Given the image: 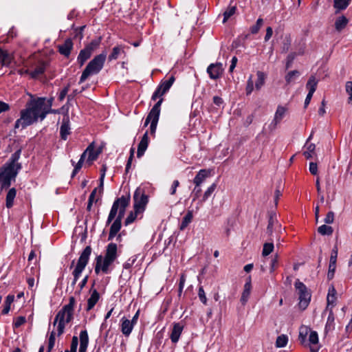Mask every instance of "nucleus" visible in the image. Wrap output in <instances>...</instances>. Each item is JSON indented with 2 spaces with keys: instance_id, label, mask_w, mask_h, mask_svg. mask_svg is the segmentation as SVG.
Wrapping results in <instances>:
<instances>
[{
  "instance_id": "nucleus-28",
  "label": "nucleus",
  "mask_w": 352,
  "mask_h": 352,
  "mask_svg": "<svg viewBox=\"0 0 352 352\" xmlns=\"http://www.w3.org/2000/svg\"><path fill=\"white\" fill-rule=\"evenodd\" d=\"M16 195V190L14 188H10L6 198V206L7 208H11L14 205V200Z\"/></svg>"
},
{
  "instance_id": "nucleus-4",
  "label": "nucleus",
  "mask_w": 352,
  "mask_h": 352,
  "mask_svg": "<svg viewBox=\"0 0 352 352\" xmlns=\"http://www.w3.org/2000/svg\"><path fill=\"white\" fill-rule=\"evenodd\" d=\"M92 249L91 246H87L83 251L81 252L76 265H75L74 270L72 272V275L74 276V279L71 283V292L74 289L76 282L79 279L82 271L85 270V267L88 264L89 261V257L91 254Z\"/></svg>"
},
{
  "instance_id": "nucleus-19",
  "label": "nucleus",
  "mask_w": 352,
  "mask_h": 352,
  "mask_svg": "<svg viewBox=\"0 0 352 352\" xmlns=\"http://www.w3.org/2000/svg\"><path fill=\"white\" fill-rule=\"evenodd\" d=\"M286 111L287 109L285 107L280 105L278 106L274 120L271 123V125H274V128H275L277 124H278L283 120Z\"/></svg>"
},
{
  "instance_id": "nucleus-32",
  "label": "nucleus",
  "mask_w": 352,
  "mask_h": 352,
  "mask_svg": "<svg viewBox=\"0 0 352 352\" xmlns=\"http://www.w3.org/2000/svg\"><path fill=\"white\" fill-rule=\"evenodd\" d=\"M348 19L342 15L338 17L335 21V28L338 32L342 31L348 24Z\"/></svg>"
},
{
  "instance_id": "nucleus-45",
  "label": "nucleus",
  "mask_w": 352,
  "mask_h": 352,
  "mask_svg": "<svg viewBox=\"0 0 352 352\" xmlns=\"http://www.w3.org/2000/svg\"><path fill=\"white\" fill-rule=\"evenodd\" d=\"M299 76L300 73L297 70L288 72L285 76V81L287 84H290L291 82H294Z\"/></svg>"
},
{
  "instance_id": "nucleus-44",
  "label": "nucleus",
  "mask_w": 352,
  "mask_h": 352,
  "mask_svg": "<svg viewBox=\"0 0 352 352\" xmlns=\"http://www.w3.org/2000/svg\"><path fill=\"white\" fill-rule=\"evenodd\" d=\"M318 232L321 235L329 236V235H331L333 234V229L330 226L322 225L320 227H318Z\"/></svg>"
},
{
  "instance_id": "nucleus-17",
  "label": "nucleus",
  "mask_w": 352,
  "mask_h": 352,
  "mask_svg": "<svg viewBox=\"0 0 352 352\" xmlns=\"http://www.w3.org/2000/svg\"><path fill=\"white\" fill-rule=\"evenodd\" d=\"M134 325L135 324H133V322L130 320L126 318L125 317H123L121 319V324H120V329H121L122 333L126 337H129L134 327Z\"/></svg>"
},
{
  "instance_id": "nucleus-42",
  "label": "nucleus",
  "mask_w": 352,
  "mask_h": 352,
  "mask_svg": "<svg viewBox=\"0 0 352 352\" xmlns=\"http://www.w3.org/2000/svg\"><path fill=\"white\" fill-rule=\"evenodd\" d=\"M45 70V64L44 63H41L38 65H37L35 69L31 72V76L32 78H36L41 74H43Z\"/></svg>"
},
{
  "instance_id": "nucleus-31",
  "label": "nucleus",
  "mask_w": 352,
  "mask_h": 352,
  "mask_svg": "<svg viewBox=\"0 0 352 352\" xmlns=\"http://www.w3.org/2000/svg\"><path fill=\"white\" fill-rule=\"evenodd\" d=\"M124 53V47L123 45H117L112 49L111 53L109 55V61L116 60L118 56Z\"/></svg>"
},
{
  "instance_id": "nucleus-30",
  "label": "nucleus",
  "mask_w": 352,
  "mask_h": 352,
  "mask_svg": "<svg viewBox=\"0 0 352 352\" xmlns=\"http://www.w3.org/2000/svg\"><path fill=\"white\" fill-rule=\"evenodd\" d=\"M122 226V223L118 221H115L111 226L110 231L108 236V240L111 241L118 234V232L120 230Z\"/></svg>"
},
{
  "instance_id": "nucleus-18",
  "label": "nucleus",
  "mask_w": 352,
  "mask_h": 352,
  "mask_svg": "<svg viewBox=\"0 0 352 352\" xmlns=\"http://www.w3.org/2000/svg\"><path fill=\"white\" fill-rule=\"evenodd\" d=\"M93 54L90 50L85 47L82 50H81L79 52V54L77 57V63L80 67H82L85 62L90 58Z\"/></svg>"
},
{
  "instance_id": "nucleus-25",
  "label": "nucleus",
  "mask_w": 352,
  "mask_h": 352,
  "mask_svg": "<svg viewBox=\"0 0 352 352\" xmlns=\"http://www.w3.org/2000/svg\"><path fill=\"white\" fill-rule=\"evenodd\" d=\"M327 320L325 324L324 331L327 333L335 329V316L332 308H330Z\"/></svg>"
},
{
  "instance_id": "nucleus-26",
  "label": "nucleus",
  "mask_w": 352,
  "mask_h": 352,
  "mask_svg": "<svg viewBox=\"0 0 352 352\" xmlns=\"http://www.w3.org/2000/svg\"><path fill=\"white\" fill-rule=\"evenodd\" d=\"M100 298V294L96 289H94L91 296L87 300V311L92 309Z\"/></svg>"
},
{
  "instance_id": "nucleus-14",
  "label": "nucleus",
  "mask_w": 352,
  "mask_h": 352,
  "mask_svg": "<svg viewBox=\"0 0 352 352\" xmlns=\"http://www.w3.org/2000/svg\"><path fill=\"white\" fill-rule=\"evenodd\" d=\"M69 119L68 116H65L60 127V134L63 140H66L70 133Z\"/></svg>"
},
{
  "instance_id": "nucleus-59",
  "label": "nucleus",
  "mask_w": 352,
  "mask_h": 352,
  "mask_svg": "<svg viewBox=\"0 0 352 352\" xmlns=\"http://www.w3.org/2000/svg\"><path fill=\"white\" fill-rule=\"evenodd\" d=\"M198 296H199V300L204 304V305H206L207 304V298L206 296V294H205V292L204 290V288L203 287H199V291H198Z\"/></svg>"
},
{
  "instance_id": "nucleus-22",
  "label": "nucleus",
  "mask_w": 352,
  "mask_h": 352,
  "mask_svg": "<svg viewBox=\"0 0 352 352\" xmlns=\"http://www.w3.org/2000/svg\"><path fill=\"white\" fill-rule=\"evenodd\" d=\"M210 175V170L206 169L200 170L193 179L196 186H200L204 180Z\"/></svg>"
},
{
  "instance_id": "nucleus-51",
  "label": "nucleus",
  "mask_w": 352,
  "mask_h": 352,
  "mask_svg": "<svg viewBox=\"0 0 352 352\" xmlns=\"http://www.w3.org/2000/svg\"><path fill=\"white\" fill-rule=\"evenodd\" d=\"M55 336H56V333L54 331H52L50 333V335L49 337L47 352H51L52 350L53 349L54 344H55V340H56Z\"/></svg>"
},
{
  "instance_id": "nucleus-47",
  "label": "nucleus",
  "mask_w": 352,
  "mask_h": 352,
  "mask_svg": "<svg viewBox=\"0 0 352 352\" xmlns=\"http://www.w3.org/2000/svg\"><path fill=\"white\" fill-rule=\"evenodd\" d=\"M274 246L273 243H265L263 245L262 255L266 256L272 253L274 250Z\"/></svg>"
},
{
  "instance_id": "nucleus-50",
  "label": "nucleus",
  "mask_w": 352,
  "mask_h": 352,
  "mask_svg": "<svg viewBox=\"0 0 352 352\" xmlns=\"http://www.w3.org/2000/svg\"><path fill=\"white\" fill-rule=\"evenodd\" d=\"M263 24V19L261 18H258L256 21V24L252 25L250 28L251 33L253 34H257L259 30L261 29V28L262 27Z\"/></svg>"
},
{
  "instance_id": "nucleus-54",
  "label": "nucleus",
  "mask_w": 352,
  "mask_h": 352,
  "mask_svg": "<svg viewBox=\"0 0 352 352\" xmlns=\"http://www.w3.org/2000/svg\"><path fill=\"white\" fill-rule=\"evenodd\" d=\"M138 213L139 212H135V210H134V212H131L124 221V225L127 226L128 225L132 223L135 220Z\"/></svg>"
},
{
  "instance_id": "nucleus-6",
  "label": "nucleus",
  "mask_w": 352,
  "mask_h": 352,
  "mask_svg": "<svg viewBox=\"0 0 352 352\" xmlns=\"http://www.w3.org/2000/svg\"><path fill=\"white\" fill-rule=\"evenodd\" d=\"M134 210L135 212H140L144 210L148 202V196L144 193L143 189L138 188L133 195Z\"/></svg>"
},
{
  "instance_id": "nucleus-36",
  "label": "nucleus",
  "mask_w": 352,
  "mask_h": 352,
  "mask_svg": "<svg viewBox=\"0 0 352 352\" xmlns=\"http://www.w3.org/2000/svg\"><path fill=\"white\" fill-rule=\"evenodd\" d=\"M252 289V285L249 283H245L243 291L241 297V302L242 304H245L248 300Z\"/></svg>"
},
{
  "instance_id": "nucleus-62",
  "label": "nucleus",
  "mask_w": 352,
  "mask_h": 352,
  "mask_svg": "<svg viewBox=\"0 0 352 352\" xmlns=\"http://www.w3.org/2000/svg\"><path fill=\"white\" fill-rule=\"evenodd\" d=\"M201 192V189L200 188V186H195L192 195L193 196L192 201H195L197 199H198L200 196V194Z\"/></svg>"
},
{
  "instance_id": "nucleus-55",
  "label": "nucleus",
  "mask_w": 352,
  "mask_h": 352,
  "mask_svg": "<svg viewBox=\"0 0 352 352\" xmlns=\"http://www.w3.org/2000/svg\"><path fill=\"white\" fill-rule=\"evenodd\" d=\"M346 92L349 94L348 102L352 104V81H347L345 85Z\"/></svg>"
},
{
  "instance_id": "nucleus-15",
  "label": "nucleus",
  "mask_w": 352,
  "mask_h": 352,
  "mask_svg": "<svg viewBox=\"0 0 352 352\" xmlns=\"http://www.w3.org/2000/svg\"><path fill=\"white\" fill-rule=\"evenodd\" d=\"M56 316L59 318V322H63L64 324L70 322L74 318V313L67 309H65L64 307L57 313Z\"/></svg>"
},
{
  "instance_id": "nucleus-7",
  "label": "nucleus",
  "mask_w": 352,
  "mask_h": 352,
  "mask_svg": "<svg viewBox=\"0 0 352 352\" xmlns=\"http://www.w3.org/2000/svg\"><path fill=\"white\" fill-rule=\"evenodd\" d=\"M175 80V76L171 75L168 79L162 81L153 94L151 100H155L158 97H162L170 89Z\"/></svg>"
},
{
  "instance_id": "nucleus-63",
  "label": "nucleus",
  "mask_w": 352,
  "mask_h": 352,
  "mask_svg": "<svg viewBox=\"0 0 352 352\" xmlns=\"http://www.w3.org/2000/svg\"><path fill=\"white\" fill-rule=\"evenodd\" d=\"M254 89V82L252 80V77H250L248 82H247V86H246V94L250 95Z\"/></svg>"
},
{
  "instance_id": "nucleus-52",
  "label": "nucleus",
  "mask_w": 352,
  "mask_h": 352,
  "mask_svg": "<svg viewBox=\"0 0 352 352\" xmlns=\"http://www.w3.org/2000/svg\"><path fill=\"white\" fill-rule=\"evenodd\" d=\"M336 299V296L334 294H331V293H328L327 295V306L326 307L325 311L330 309V308H333L334 307V302Z\"/></svg>"
},
{
  "instance_id": "nucleus-23",
  "label": "nucleus",
  "mask_w": 352,
  "mask_h": 352,
  "mask_svg": "<svg viewBox=\"0 0 352 352\" xmlns=\"http://www.w3.org/2000/svg\"><path fill=\"white\" fill-rule=\"evenodd\" d=\"M160 111L151 109V110L148 113V114L145 120L144 126V127L147 126L150 122L158 123L159 118H160Z\"/></svg>"
},
{
  "instance_id": "nucleus-37",
  "label": "nucleus",
  "mask_w": 352,
  "mask_h": 352,
  "mask_svg": "<svg viewBox=\"0 0 352 352\" xmlns=\"http://www.w3.org/2000/svg\"><path fill=\"white\" fill-rule=\"evenodd\" d=\"M351 0H333V6L336 10H345L349 5Z\"/></svg>"
},
{
  "instance_id": "nucleus-1",
  "label": "nucleus",
  "mask_w": 352,
  "mask_h": 352,
  "mask_svg": "<svg viewBox=\"0 0 352 352\" xmlns=\"http://www.w3.org/2000/svg\"><path fill=\"white\" fill-rule=\"evenodd\" d=\"M30 96L31 99L26 103L25 109L21 111L20 118L15 122V129L20 126L25 129L36 122L38 118L43 120L48 113L54 112L52 109V99L46 102L45 98H34L32 95Z\"/></svg>"
},
{
  "instance_id": "nucleus-64",
  "label": "nucleus",
  "mask_w": 352,
  "mask_h": 352,
  "mask_svg": "<svg viewBox=\"0 0 352 352\" xmlns=\"http://www.w3.org/2000/svg\"><path fill=\"white\" fill-rule=\"evenodd\" d=\"M333 221H334V213H333V212L330 211L327 214V215L324 219V221L327 224H330V223H332L333 222Z\"/></svg>"
},
{
  "instance_id": "nucleus-61",
  "label": "nucleus",
  "mask_w": 352,
  "mask_h": 352,
  "mask_svg": "<svg viewBox=\"0 0 352 352\" xmlns=\"http://www.w3.org/2000/svg\"><path fill=\"white\" fill-rule=\"evenodd\" d=\"M296 56V53H290L289 54H288L287 57V62H286V69H289L292 65V63L294 61V60L295 59Z\"/></svg>"
},
{
  "instance_id": "nucleus-43",
  "label": "nucleus",
  "mask_w": 352,
  "mask_h": 352,
  "mask_svg": "<svg viewBox=\"0 0 352 352\" xmlns=\"http://www.w3.org/2000/svg\"><path fill=\"white\" fill-rule=\"evenodd\" d=\"M288 342V337L285 334L278 336L276 340V346L277 348L285 347Z\"/></svg>"
},
{
  "instance_id": "nucleus-12",
  "label": "nucleus",
  "mask_w": 352,
  "mask_h": 352,
  "mask_svg": "<svg viewBox=\"0 0 352 352\" xmlns=\"http://www.w3.org/2000/svg\"><path fill=\"white\" fill-rule=\"evenodd\" d=\"M73 42L71 38H67L64 43L58 46V52L65 57L68 58L73 49Z\"/></svg>"
},
{
  "instance_id": "nucleus-20",
  "label": "nucleus",
  "mask_w": 352,
  "mask_h": 352,
  "mask_svg": "<svg viewBox=\"0 0 352 352\" xmlns=\"http://www.w3.org/2000/svg\"><path fill=\"white\" fill-rule=\"evenodd\" d=\"M117 250V245L114 243H110L107 246L104 256L115 261L118 257Z\"/></svg>"
},
{
  "instance_id": "nucleus-35",
  "label": "nucleus",
  "mask_w": 352,
  "mask_h": 352,
  "mask_svg": "<svg viewBox=\"0 0 352 352\" xmlns=\"http://www.w3.org/2000/svg\"><path fill=\"white\" fill-rule=\"evenodd\" d=\"M306 150L303 152V155L307 159H310L313 157L316 149V145L313 143H307L306 142L305 146Z\"/></svg>"
},
{
  "instance_id": "nucleus-11",
  "label": "nucleus",
  "mask_w": 352,
  "mask_h": 352,
  "mask_svg": "<svg viewBox=\"0 0 352 352\" xmlns=\"http://www.w3.org/2000/svg\"><path fill=\"white\" fill-rule=\"evenodd\" d=\"M184 327V326L182 322H174L173 324V328L170 335V338L173 343L176 344L179 341V337L183 331Z\"/></svg>"
},
{
  "instance_id": "nucleus-49",
  "label": "nucleus",
  "mask_w": 352,
  "mask_h": 352,
  "mask_svg": "<svg viewBox=\"0 0 352 352\" xmlns=\"http://www.w3.org/2000/svg\"><path fill=\"white\" fill-rule=\"evenodd\" d=\"M216 188L217 184L215 183H213L210 187H208V189L204 192L201 201H206L211 196V195L213 193Z\"/></svg>"
},
{
  "instance_id": "nucleus-10",
  "label": "nucleus",
  "mask_w": 352,
  "mask_h": 352,
  "mask_svg": "<svg viewBox=\"0 0 352 352\" xmlns=\"http://www.w3.org/2000/svg\"><path fill=\"white\" fill-rule=\"evenodd\" d=\"M21 169H17L16 166L6 164L3 167L0 168V175L2 177L14 179L19 171Z\"/></svg>"
},
{
  "instance_id": "nucleus-16",
  "label": "nucleus",
  "mask_w": 352,
  "mask_h": 352,
  "mask_svg": "<svg viewBox=\"0 0 352 352\" xmlns=\"http://www.w3.org/2000/svg\"><path fill=\"white\" fill-rule=\"evenodd\" d=\"M318 344V335L315 331H311L309 336V344L307 346H309L310 352H318L320 347L317 346Z\"/></svg>"
},
{
  "instance_id": "nucleus-21",
  "label": "nucleus",
  "mask_w": 352,
  "mask_h": 352,
  "mask_svg": "<svg viewBox=\"0 0 352 352\" xmlns=\"http://www.w3.org/2000/svg\"><path fill=\"white\" fill-rule=\"evenodd\" d=\"M79 338V352H86L89 344V336L87 330H82L80 331Z\"/></svg>"
},
{
  "instance_id": "nucleus-3",
  "label": "nucleus",
  "mask_w": 352,
  "mask_h": 352,
  "mask_svg": "<svg viewBox=\"0 0 352 352\" xmlns=\"http://www.w3.org/2000/svg\"><path fill=\"white\" fill-rule=\"evenodd\" d=\"M106 58L107 53L105 52L96 56L83 70L80 78L79 84L85 82L89 76L98 74L104 66Z\"/></svg>"
},
{
  "instance_id": "nucleus-41",
  "label": "nucleus",
  "mask_w": 352,
  "mask_h": 352,
  "mask_svg": "<svg viewBox=\"0 0 352 352\" xmlns=\"http://www.w3.org/2000/svg\"><path fill=\"white\" fill-rule=\"evenodd\" d=\"M236 10L235 6H229L226 10L223 12V23H226L232 16H233Z\"/></svg>"
},
{
  "instance_id": "nucleus-29",
  "label": "nucleus",
  "mask_w": 352,
  "mask_h": 352,
  "mask_svg": "<svg viewBox=\"0 0 352 352\" xmlns=\"http://www.w3.org/2000/svg\"><path fill=\"white\" fill-rule=\"evenodd\" d=\"M86 152H88V158L87 162H93L94 160H96L98 155H100L101 151L100 150H94V143H91L88 146V147L86 148Z\"/></svg>"
},
{
  "instance_id": "nucleus-46",
  "label": "nucleus",
  "mask_w": 352,
  "mask_h": 352,
  "mask_svg": "<svg viewBox=\"0 0 352 352\" xmlns=\"http://www.w3.org/2000/svg\"><path fill=\"white\" fill-rule=\"evenodd\" d=\"M101 36L92 40L89 44H87L85 47L90 50L91 52H94L100 45L101 42Z\"/></svg>"
},
{
  "instance_id": "nucleus-57",
  "label": "nucleus",
  "mask_w": 352,
  "mask_h": 352,
  "mask_svg": "<svg viewBox=\"0 0 352 352\" xmlns=\"http://www.w3.org/2000/svg\"><path fill=\"white\" fill-rule=\"evenodd\" d=\"M134 153H135L134 148H131L130 149V155H129V157L128 159V161H127V163H126V168H125L126 173H127L129 172V169L131 168L132 160H133V157H134Z\"/></svg>"
},
{
  "instance_id": "nucleus-48",
  "label": "nucleus",
  "mask_w": 352,
  "mask_h": 352,
  "mask_svg": "<svg viewBox=\"0 0 352 352\" xmlns=\"http://www.w3.org/2000/svg\"><path fill=\"white\" fill-rule=\"evenodd\" d=\"M97 190H98L97 188H94L89 195V197L88 199V203H87V210L88 211H91L93 203L94 201L96 202L98 201V199L95 200V197H96V195L97 192Z\"/></svg>"
},
{
  "instance_id": "nucleus-38",
  "label": "nucleus",
  "mask_w": 352,
  "mask_h": 352,
  "mask_svg": "<svg viewBox=\"0 0 352 352\" xmlns=\"http://www.w3.org/2000/svg\"><path fill=\"white\" fill-rule=\"evenodd\" d=\"M14 300V295H8L4 302V307L2 310V314L6 315L8 314L10 310V305L13 302Z\"/></svg>"
},
{
  "instance_id": "nucleus-27",
  "label": "nucleus",
  "mask_w": 352,
  "mask_h": 352,
  "mask_svg": "<svg viewBox=\"0 0 352 352\" xmlns=\"http://www.w3.org/2000/svg\"><path fill=\"white\" fill-rule=\"evenodd\" d=\"M21 154V148H19L10 157L9 162L7 164L13 165L17 167V169H21L22 165L18 162Z\"/></svg>"
},
{
  "instance_id": "nucleus-9",
  "label": "nucleus",
  "mask_w": 352,
  "mask_h": 352,
  "mask_svg": "<svg viewBox=\"0 0 352 352\" xmlns=\"http://www.w3.org/2000/svg\"><path fill=\"white\" fill-rule=\"evenodd\" d=\"M223 65L221 63L210 64L207 68V73L212 80H217L221 77L223 72Z\"/></svg>"
},
{
  "instance_id": "nucleus-58",
  "label": "nucleus",
  "mask_w": 352,
  "mask_h": 352,
  "mask_svg": "<svg viewBox=\"0 0 352 352\" xmlns=\"http://www.w3.org/2000/svg\"><path fill=\"white\" fill-rule=\"evenodd\" d=\"M76 300L74 296H71L69 299V303L67 305H65L63 307L65 308V309H67L70 311L71 312L74 313V307L75 305Z\"/></svg>"
},
{
  "instance_id": "nucleus-56",
  "label": "nucleus",
  "mask_w": 352,
  "mask_h": 352,
  "mask_svg": "<svg viewBox=\"0 0 352 352\" xmlns=\"http://www.w3.org/2000/svg\"><path fill=\"white\" fill-rule=\"evenodd\" d=\"M276 219L273 214H271L269 218L268 225L267 227V232L268 234H271L273 232V226L274 224Z\"/></svg>"
},
{
  "instance_id": "nucleus-13",
  "label": "nucleus",
  "mask_w": 352,
  "mask_h": 352,
  "mask_svg": "<svg viewBox=\"0 0 352 352\" xmlns=\"http://www.w3.org/2000/svg\"><path fill=\"white\" fill-rule=\"evenodd\" d=\"M148 142L149 140L148 136V131H146L138 146L137 157L138 158H140L144 155L146 150L148 148Z\"/></svg>"
},
{
  "instance_id": "nucleus-33",
  "label": "nucleus",
  "mask_w": 352,
  "mask_h": 352,
  "mask_svg": "<svg viewBox=\"0 0 352 352\" xmlns=\"http://www.w3.org/2000/svg\"><path fill=\"white\" fill-rule=\"evenodd\" d=\"M12 60V58L10 54L6 52L0 48V64L2 66H8Z\"/></svg>"
},
{
  "instance_id": "nucleus-2",
  "label": "nucleus",
  "mask_w": 352,
  "mask_h": 352,
  "mask_svg": "<svg viewBox=\"0 0 352 352\" xmlns=\"http://www.w3.org/2000/svg\"><path fill=\"white\" fill-rule=\"evenodd\" d=\"M130 203V195L122 196L116 199L111 208L109 214L107 225L111 223V222L116 218L115 221H118L122 223V220L124 216L126 208Z\"/></svg>"
},
{
  "instance_id": "nucleus-39",
  "label": "nucleus",
  "mask_w": 352,
  "mask_h": 352,
  "mask_svg": "<svg viewBox=\"0 0 352 352\" xmlns=\"http://www.w3.org/2000/svg\"><path fill=\"white\" fill-rule=\"evenodd\" d=\"M257 80L255 82V87L257 90L260 89L265 83V75L263 72L258 71L256 73Z\"/></svg>"
},
{
  "instance_id": "nucleus-8",
  "label": "nucleus",
  "mask_w": 352,
  "mask_h": 352,
  "mask_svg": "<svg viewBox=\"0 0 352 352\" xmlns=\"http://www.w3.org/2000/svg\"><path fill=\"white\" fill-rule=\"evenodd\" d=\"M114 262V261L102 255H99L96 258L95 273L98 274L101 271L104 274L110 272L109 267Z\"/></svg>"
},
{
  "instance_id": "nucleus-34",
  "label": "nucleus",
  "mask_w": 352,
  "mask_h": 352,
  "mask_svg": "<svg viewBox=\"0 0 352 352\" xmlns=\"http://www.w3.org/2000/svg\"><path fill=\"white\" fill-rule=\"evenodd\" d=\"M193 218L192 212L191 210H188L186 215L183 217L182 223L179 226V229L181 230H184L188 224L192 221Z\"/></svg>"
},
{
  "instance_id": "nucleus-60",
  "label": "nucleus",
  "mask_w": 352,
  "mask_h": 352,
  "mask_svg": "<svg viewBox=\"0 0 352 352\" xmlns=\"http://www.w3.org/2000/svg\"><path fill=\"white\" fill-rule=\"evenodd\" d=\"M78 344V337L73 336L69 351H71L72 352H77Z\"/></svg>"
},
{
  "instance_id": "nucleus-5",
  "label": "nucleus",
  "mask_w": 352,
  "mask_h": 352,
  "mask_svg": "<svg viewBox=\"0 0 352 352\" xmlns=\"http://www.w3.org/2000/svg\"><path fill=\"white\" fill-rule=\"evenodd\" d=\"M294 286L298 294L299 307L305 310L311 300V293L306 285L298 279L296 280Z\"/></svg>"
},
{
  "instance_id": "nucleus-40",
  "label": "nucleus",
  "mask_w": 352,
  "mask_h": 352,
  "mask_svg": "<svg viewBox=\"0 0 352 352\" xmlns=\"http://www.w3.org/2000/svg\"><path fill=\"white\" fill-rule=\"evenodd\" d=\"M317 84L318 81L316 80L315 76H311L306 85L307 89H309V93L314 94L315 92L317 87Z\"/></svg>"
},
{
  "instance_id": "nucleus-53",
  "label": "nucleus",
  "mask_w": 352,
  "mask_h": 352,
  "mask_svg": "<svg viewBox=\"0 0 352 352\" xmlns=\"http://www.w3.org/2000/svg\"><path fill=\"white\" fill-rule=\"evenodd\" d=\"M25 322L26 318L25 316H19L14 320L13 322V328L18 329Z\"/></svg>"
},
{
  "instance_id": "nucleus-24",
  "label": "nucleus",
  "mask_w": 352,
  "mask_h": 352,
  "mask_svg": "<svg viewBox=\"0 0 352 352\" xmlns=\"http://www.w3.org/2000/svg\"><path fill=\"white\" fill-rule=\"evenodd\" d=\"M311 329L307 326L302 325L299 329L298 340L301 344L307 346V336L310 333Z\"/></svg>"
}]
</instances>
